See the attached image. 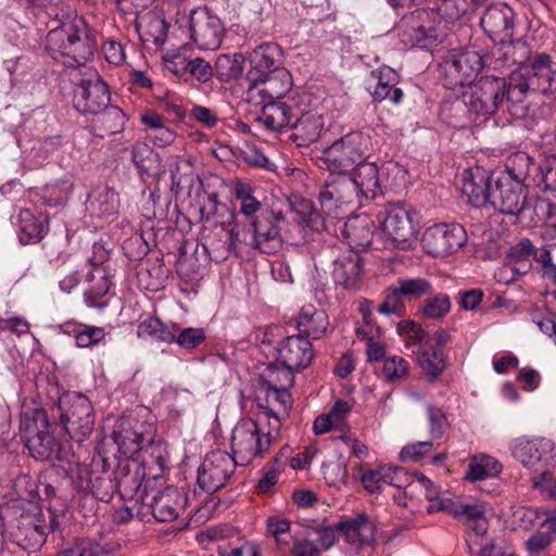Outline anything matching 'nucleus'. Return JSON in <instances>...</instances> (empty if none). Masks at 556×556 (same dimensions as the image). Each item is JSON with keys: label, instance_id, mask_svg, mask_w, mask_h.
<instances>
[{"label": "nucleus", "instance_id": "44", "mask_svg": "<svg viewBox=\"0 0 556 556\" xmlns=\"http://www.w3.org/2000/svg\"><path fill=\"white\" fill-rule=\"evenodd\" d=\"M397 333L404 339L408 349L417 350L428 349L431 345V336L422 328L420 324L412 319H405L397 324Z\"/></svg>", "mask_w": 556, "mask_h": 556}, {"label": "nucleus", "instance_id": "28", "mask_svg": "<svg viewBox=\"0 0 556 556\" xmlns=\"http://www.w3.org/2000/svg\"><path fill=\"white\" fill-rule=\"evenodd\" d=\"M289 129V138L298 147H308L319 139L324 129V117L315 111L302 112L299 116L294 114Z\"/></svg>", "mask_w": 556, "mask_h": 556}, {"label": "nucleus", "instance_id": "20", "mask_svg": "<svg viewBox=\"0 0 556 556\" xmlns=\"http://www.w3.org/2000/svg\"><path fill=\"white\" fill-rule=\"evenodd\" d=\"M426 497L429 501L428 513L444 511L454 517H466L468 520H481L485 514L483 504H463L452 498L451 492L440 489H427Z\"/></svg>", "mask_w": 556, "mask_h": 556}, {"label": "nucleus", "instance_id": "33", "mask_svg": "<svg viewBox=\"0 0 556 556\" xmlns=\"http://www.w3.org/2000/svg\"><path fill=\"white\" fill-rule=\"evenodd\" d=\"M371 77L375 80V87H367L374 99L381 102L389 99L392 103H399L403 98V91L396 88L399 83L397 73L391 67H383L379 71H372Z\"/></svg>", "mask_w": 556, "mask_h": 556}, {"label": "nucleus", "instance_id": "30", "mask_svg": "<svg viewBox=\"0 0 556 556\" xmlns=\"http://www.w3.org/2000/svg\"><path fill=\"white\" fill-rule=\"evenodd\" d=\"M77 33H84V21L81 18L62 22L60 26L49 30L46 48L52 58L64 60L65 52L71 49Z\"/></svg>", "mask_w": 556, "mask_h": 556}, {"label": "nucleus", "instance_id": "47", "mask_svg": "<svg viewBox=\"0 0 556 556\" xmlns=\"http://www.w3.org/2000/svg\"><path fill=\"white\" fill-rule=\"evenodd\" d=\"M399 292L405 301L420 299L424 295L431 294L432 283L425 278H401L397 280Z\"/></svg>", "mask_w": 556, "mask_h": 556}, {"label": "nucleus", "instance_id": "21", "mask_svg": "<svg viewBox=\"0 0 556 556\" xmlns=\"http://www.w3.org/2000/svg\"><path fill=\"white\" fill-rule=\"evenodd\" d=\"M494 173L482 167L464 170L462 192L475 207H483L491 203Z\"/></svg>", "mask_w": 556, "mask_h": 556}, {"label": "nucleus", "instance_id": "2", "mask_svg": "<svg viewBox=\"0 0 556 556\" xmlns=\"http://www.w3.org/2000/svg\"><path fill=\"white\" fill-rule=\"evenodd\" d=\"M556 70L552 68V59L546 53H536L527 66L514 70L510 77V100L519 109L516 113L527 114L526 99L529 92L545 93Z\"/></svg>", "mask_w": 556, "mask_h": 556}, {"label": "nucleus", "instance_id": "64", "mask_svg": "<svg viewBox=\"0 0 556 556\" xmlns=\"http://www.w3.org/2000/svg\"><path fill=\"white\" fill-rule=\"evenodd\" d=\"M432 448V442L420 441L405 445L400 454L399 458L401 462H418L425 455H427Z\"/></svg>", "mask_w": 556, "mask_h": 556}, {"label": "nucleus", "instance_id": "25", "mask_svg": "<svg viewBox=\"0 0 556 556\" xmlns=\"http://www.w3.org/2000/svg\"><path fill=\"white\" fill-rule=\"evenodd\" d=\"M366 484H389L390 486H410L418 482L430 484V480L421 472H408L402 467L380 466L377 469H369L361 477Z\"/></svg>", "mask_w": 556, "mask_h": 556}, {"label": "nucleus", "instance_id": "18", "mask_svg": "<svg viewBox=\"0 0 556 556\" xmlns=\"http://www.w3.org/2000/svg\"><path fill=\"white\" fill-rule=\"evenodd\" d=\"M277 352L278 361L290 377V384L293 381L292 372L306 368L315 355L312 343L300 333L288 336L279 343Z\"/></svg>", "mask_w": 556, "mask_h": 556}, {"label": "nucleus", "instance_id": "31", "mask_svg": "<svg viewBox=\"0 0 556 556\" xmlns=\"http://www.w3.org/2000/svg\"><path fill=\"white\" fill-rule=\"evenodd\" d=\"M427 11H417L402 31V41L415 46L438 40L439 34Z\"/></svg>", "mask_w": 556, "mask_h": 556}, {"label": "nucleus", "instance_id": "46", "mask_svg": "<svg viewBox=\"0 0 556 556\" xmlns=\"http://www.w3.org/2000/svg\"><path fill=\"white\" fill-rule=\"evenodd\" d=\"M292 448L289 445L282 446L274 457L271 464L265 469L263 478L258 481L257 486H274L279 482V475L288 466Z\"/></svg>", "mask_w": 556, "mask_h": 556}, {"label": "nucleus", "instance_id": "6", "mask_svg": "<svg viewBox=\"0 0 556 556\" xmlns=\"http://www.w3.org/2000/svg\"><path fill=\"white\" fill-rule=\"evenodd\" d=\"M513 455L525 467L539 466L538 473L530 476L532 486H542V483L553 480L547 467L556 462V445L546 438H519L513 445Z\"/></svg>", "mask_w": 556, "mask_h": 556}, {"label": "nucleus", "instance_id": "29", "mask_svg": "<svg viewBox=\"0 0 556 556\" xmlns=\"http://www.w3.org/2000/svg\"><path fill=\"white\" fill-rule=\"evenodd\" d=\"M491 60L496 70L509 68L513 65L527 66L531 60V49L526 41L506 39L493 49Z\"/></svg>", "mask_w": 556, "mask_h": 556}, {"label": "nucleus", "instance_id": "14", "mask_svg": "<svg viewBox=\"0 0 556 556\" xmlns=\"http://www.w3.org/2000/svg\"><path fill=\"white\" fill-rule=\"evenodd\" d=\"M148 489H123L117 492L122 503L113 514V522L116 526L129 527L128 534H140L144 531V523L149 521V511H146L144 497H148Z\"/></svg>", "mask_w": 556, "mask_h": 556}, {"label": "nucleus", "instance_id": "1", "mask_svg": "<svg viewBox=\"0 0 556 556\" xmlns=\"http://www.w3.org/2000/svg\"><path fill=\"white\" fill-rule=\"evenodd\" d=\"M531 160L525 153L509 159L505 170L494 173L491 205L503 214L519 215L527 203L525 181L530 176Z\"/></svg>", "mask_w": 556, "mask_h": 556}, {"label": "nucleus", "instance_id": "17", "mask_svg": "<svg viewBox=\"0 0 556 556\" xmlns=\"http://www.w3.org/2000/svg\"><path fill=\"white\" fill-rule=\"evenodd\" d=\"M108 85L97 74L89 79H81L74 89V108L84 114H97L110 103Z\"/></svg>", "mask_w": 556, "mask_h": 556}, {"label": "nucleus", "instance_id": "4", "mask_svg": "<svg viewBox=\"0 0 556 556\" xmlns=\"http://www.w3.org/2000/svg\"><path fill=\"white\" fill-rule=\"evenodd\" d=\"M58 408L64 430L71 439L83 442L94 428V410L90 400L79 392H65L59 397Z\"/></svg>", "mask_w": 556, "mask_h": 556}, {"label": "nucleus", "instance_id": "49", "mask_svg": "<svg viewBox=\"0 0 556 556\" xmlns=\"http://www.w3.org/2000/svg\"><path fill=\"white\" fill-rule=\"evenodd\" d=\"M542 526L547 527L548 531L536 532L527 541V547L531 553H540L552 543L554 534H556V517L554 513H546Z\"/></svg>", "mask_w": 556, "mask_h": 556}, {"label": "nucleus", "instance_id": "60", "mask_svg": "<svg viewBox=\"0 0 556 556\" xmlns=\"http://www.w3.org/2000/svg\"><path fill=\"white\" fill-rule=\"evenodd\" d=\"M100 546L90 539H77L72 546L63 549L56 556H99Z\"/></svg>", "mask_w": 556, "mask_h": 556}, {"label": "nucleus", "instance_id": "15", "mask_svg": "<svg viewBox=\"0 0 556 556\" xmlns=\"http://www.w3.org/2000/svg\"><path fill=\"white\" fill-rule=\"evenodd\" d=\"M467 240L465 228L457 223L432 225L422 236L426 252L434 257H445L458 251Z\"/></svg>", "mask_w": 556, "mask_h": 556}, {"label": "nucleus", "instance_id": "54", "mask_svg": "<svg viewBox=\"0 0 556 556\" xmlns=\"http://www.w3.org/2000/svg\"><path fill=\"white\" fill-rule=\"evenodd\" d=\"M105 334L104 328L88 325H79L73 330V336L78 348L96 345L105 338Z\"/></svg>", "mask_w": 556, "mask_h": 556}, {"label": "nucleus", "instance_id": "45", "mask_svg": "<svg viewBox=\"0 0 556 556\" xmlns=\"http://www.w3.org/2000/svg\"><path fill=\"white\" fill-rule=\"evenodd\" d=\"M413 353L417 355L419 366L424 372L431 379L438 378L445 369L446 362L443 351L440 349H428L413 350Z\"/></svg>", "mask_w": 556, "mask_h": 556}, {"label": "nucleus", "instance_id": "11", "mask_svg": "<svg viewBox=\"0 0 556 556\" xmlns=\"http://www.w3.org/2000/svg\"><path fill=\"white\" fill-rule=\"evenodd\" d=\"M486 60L476 49L451 53L442 64L444 83L448 89L471 85Z\"/></svg>", "mask_w": 556, "mask_h": 556}, {"label": "nucleus", "instance_id": "53", "mask_svg": "<svg viewBox=\"0 0 556 556\" xmlns=\"http://www.w3.org/2000/svg\"><path fill=\"white\" fill-rule=\"evenodd\" d=\"M131 159L140 173H149L157 162V154L147 143L136 142L131 149Z\"/></svg>", "mask_w": 556, "mask_h": 556}, {"label": "nucleus", "instance_id": "58", "mask_svg": "<svg viewBox=\"0 0 556 556\" xmlns=\"http://www.w3.org/2000/svg\"><path fill=\"white\" fill-rule=\"evenodd\" d=\"M480 89L477 83L469 85V89L463 93L471 114L476 121L479 117L488 118L491 115L489 110L484 108V98L480 94Z\"/></svg>", "mask_w": 556, "mask_h": 556}, {"label": "nucleus", "instance_id": "38", "mask_svg": "<svg viewBox=\"0 0 556 556\" xmlns=\"http://www.w3.org/2000/svg\"><path fill=\"white\" fill-rule=\"evenodd\" d=\"M281 60V49L278 45L266 42L256 47L250 54L251 70L257 74H267L279 66Z\"/></svg>", "mask_w": 556, "mask_h": 556}, {"label": "nucleus", "instance_id": "32", "mask_svg": "<svg viewBox=\"0 0 556 556\" xmlns=\"http://www.w3.org/2000/svg\"><path fill=\"white\" fill-rule=\"evenodd\" d=\"M349 175L353 186H355L356 195L366 199H375L382 193L379 180V170L375 162L367 160L351 168Z\"/></svg>", "mask_w": 556, "mask_h": 556}, {"label": "nucleus", "instance_id": "37", "mask_svg": "<svg viewBox=\"0 0 556 556\" xmlns=\"http://www.w3.org/2000/svg\"><path fill=\"white\" fill-rule=\"evenodd\" d=\"M18 220V238L23 244L38 243L48 232V218L37 217L29 210H21Z\"/></svg>", "mask_w": 556, "mask_h": 556}, {"label": "nucleus", "instance_id": "19", "mask_svg": "<svg viewBox=\"0 0 556 556\" xmlns=\"http://www.w3.org/2000/svg\"><path fill=\"white\" fill-rule=\"evenodd\" d=\"M480 94L484 98V108L493 115L501 106L506 105L510 115L521 118L526 114L516 113L519 110L510 100V77L483 76L477 81Z\"/></svg>", "mask_w": 556, "mask_h": 556}, {"label": "nucleus", "instance_id": "16", "mask_svg": "<svg viewBox=\"0 0 556 556\" xmlns=\"http://www.w3.org/2000/svg\"><path fill=\"white\" fill-rule=\"evenodd\" d=\"M191 39L202 50L217 49L223 39L224 26L220 18L206 7L193 9L189 16Z\"/></svg>", "mask_w": 556, "mask_h": 556}, {"label": "nucleus", "instance_id": "55", "mask_svg": "<svg viewBox=\"0 0 556 556\" xmlns=\"http://www.w3.org/2000/svg\"><path fill=\"white\" fill-rule=\"evenodd\" d=\"M264 406L278 405L277 412L282 413V416H288L292 407L291 394L287 387L277 388L269 386L266 392Z\"/></svg>", "mask_w": 556, "mask_h": 556}, {"label": "nucleus", "instance_id": "42", "mask_svg": "<svg viewBox=\"0 0 556 556\" xmlns=\"http://www.w3.org/2000/svg\"><path fill=\"white\" fill-rule=\"evenodd\" d=\"M93 126L100 131V136H110L121 132L126 124V114L117 106H109L94 114Z\"/></svg>", "mask_w": 556, "mask_h": 556}, {"label": "nucleus", "instance_id": "9", "mask_svg": "<svg viewBox=\"0 0 556 556\" xmlns=\"http://www.w3.org/2000/svg\"><path fill=\"white\" fill-rule=\"evenodd\" d=\"M269 439H264L262 430L253 419H241L233 428L230 456L235 463L244 466L269 450Z\"/></svg>", "mask_w": 556, "mask_h": 556}, {"label": "nucleus", "instance_id": "34", "mask_svg": "<svg viewBox=\"0 0 556 556\" xmlns=\"http://www.w3.org/2000/svg\"><path fill=\"white\" fill-rule=\"evenodd\" d=\"M328 326L329 320L326 312L311 304L304 305L296 318L299 333L306 339H320L326 333Z\"/></svg>", "mask_w": 556, "mask_h": 556}, {"label": "nucleus", "instance_id": "3", "mask_svg": "<svg viewBox=\"0 0 556 556\" xmlns=\"http://www.w3.org/2000/svg\"><path fill=\"white\" fill-rule=\"evenodd\" d=\"M371 152L370 137L362 131H351L324 151L323 162L330 172L343 174L368 160Z\"/></svg>", "mask_w": 556, "mask_h": 556}, {"label": "nucleus", "instance_id": "36", "mask_svg": "<svg viewBox=\"0 0 556 556\" xmlns=\"http://www.w3.org/2000/svg\"><path fill=\"white\" fill-rule=\"evenodd\" d=\"M293 118L294 113L286 103L268 101L263 105L257 122L262 123L268 130L281 131L283 128L290 127Z\"/></svg>", "mask_w": 556, "mask_h": 556}, {"label": "nucleus", "instance_id": "27", "mask_svg": "<svg viewBox=\"0 0 556 556\" xmlns=\"http://www.w3.org/2000/svg\"><path fill=\"white\" fill-rule=\"evenodd\" d=\"M337 530L343 540L355 548L371 545L375 542V527L365 514L340 520L337 523Z\"/></svg>", "mask_w": 556, "mask_h": 556}, {"label": "nucleus", "instance_id": "48", "mask_svg": "<svg viewBox=\"0 0 556 556\" xmlns=\"http://www.w3.org/2000/svg\"><path fill=\"white\" fill-rule=\"evenodd\" d=\"M451 309V299L445 293H438L424 300L419 313L429 319H440Z\"/></svg>", "mask_w": 556, "mask_h": 556}, {"label": "nucleus", "instance_id": "51", "mask_svg": "<svg viewBox=\"0 0 556 556\" xmlns=\"http://www.w3.org/2000/svg\"><path fill=\"white\" fill-rule=\"evenodd\" d=\"M481 0H442L440 11L446 18L456 21L460 17L473 13Z\"/></svg>", "mask_w": 556, "mask_h": 556}, {"label": "nucleus", "instance_id": "7", "mask_svg": "<svg viewBox=\"0 0 556 556\" xmlns=\"http://www.w3.org/2000/svg\"><path fill=\"white\" fill-rule=\"evenodd\" d=\"M150 420L123 417L113 430L112 438L118 452L127 458L134 457L140 451H150L152 444H156V425L150 416Z\"/></svg>", "mask_w": 556, "mask_h": 556}, {"label": "nucleus", "instance_id": "52", "mask_svg": "<svg viewBox=\"0 0 556 556\" xmlns=\"http://www.w3.org/2000/svg\"><path fill=\"white\" fill-rule=\"evenodd\" d=\"M118 203V193L113 188L105 187L94 192L90 204L94 210H98L99 214L111 215L116 212Z\"/></svg>", "mask_w": 556, "mask_h": 556}, {"label": "nucleus", "instance_id": "22", "mask_svg": "<svg viewBox=\"0 0 556 556\" xmlns=\"http://www.w3.org/2000/svg\"><path fill=\"white\" fill-rule=\"evenodd\" d=\"M238 465L227 453L214 452L198 472V486H225Z\"/></svg>", "mask_w": 556, "mask_h": 556}, {"label": "nucleus", "instance_id": "12", "mask_svg": "<svg viewBox=\"0 0 556 556\" xmlns=\"http://www.w3.org/2000/svg\"><path fill=\"white\" fill-rule=\"evenodd\" d=\"M110 258V250L102 242H96L92 245V255L88 263L92 269L86 275V281L92 283L85 291V303L89 307H101L99 303L106 295L112 287V269L106 265Z\"/></svg>", "mask_w": 556, "mask_h": 556}, {"label": "nucleus", "instance_id": "56", "mask_svg": "<svg viewBox=\"0 0 556 556\" xmlns=\"http://www.w3.org/2000/svg\"><path fill=\"white\" fill-rule=\"evenodd\" d=\"M404 298L399 292V287L391 286L384 291V300L378 306V312L386 315L401 316L405 309Z\"/></svg>", "mask_w": 556, "mask_h": 556}, {"label": "nucleus", "instance_id": "23", "mask_svg": "<svg viewBox=\"0 0 556 556\" xmlns=\"http://www.w3.org/2000/svg\"><path fill=\"white\" fill-rule=\"evenodd\" d=\"M148 496L151 495L152 500L146 504V511H149V517L160 522H169L176 519L179 509L186 504V496L181 495L179 489H150Z\"/></svg>", "mask_w": 556, "mask_h": 556}, {"label": "nucleus", "instance_id": "26", "mask_svg": "<svg viewBox=\"0 0 556 556\" xmlns=\"http://www.w3.org/2000/svg\"><path fill=\"white\" fill-rule=\"evenodd\" d=\"M514 10L508 4L500 2L486 8L480 24L490 37L503 41L514 35Z\"/></svg>", "mask_w": 556, "mask_h": 556}, {"label": "nucleus", "instance_id": "59", "mask_svg": "<svg viewBox=\"0 0 556 556\" xmlns=\"http://www.w3.org/2000/svg\"><path fill=\"white\" fill-rule=\"evenodd\" d=\"M314 534L316 536L317 546L320 551H327L334 545L338 540V530L336 526H329L325 522L317 525L316 527L311 528L309 535Z\"/></svg>", "mask_w": 556, "mask_h": 556}, {"label": "nucleus", "instance_id": "62", "mask_svg": "<svg viewBox=\"0 0 556 556\" xmlns=\"http://www.w3.org/2000/svg\"><path fill=\"white\" fill-rule=\"evenodd\" d=\"M205 338V332L202 328H179L175 342L182 349L192 350L202 344Z\"/></svg>", "mask_w": 556, "mask_h": 556}, {"label": "nucleus", "instance_id": "43", "mask_svg": "<svg viewBox=\"0 0 556 556\" xmlns=\"http://www.w3.org/2000/svg\"><path fill=\"white\" fill-rule=\"evenodd\" d=\"M290 206L299 216L300 223L315 231L326 229L325 217L314 207L312 201L301 197H293L290 199Z\"/></svg>", "mask_w": 556, "mask_h": 556}, {"label": "nucleus", "instance_id": "63", "mask_svg": "<svg viewBox=\"0 0 556 556\" xmlns=\"http://www.w3.org/2000/svg\"><path fill=\"white\" fill-rule=\"evenodd\" d=\"M326 185L329 186L334 198H337L341 204L350 201L352 195L356 194L355 186H353V181H351L349 175L333 178L331 181H327Z\"/></svg>", "mask_w": 556, "mask_h": 556}, {"label": "nucleus", "instance_id": "57", "mask_svg": "<svg viewBox=\"0 0 556 556\" xmlns=\"http://www.w3.org/2000/svg\"><path fill=\"white\" fill-rule=\"evenodd\" d=\"M409 365L406 359L392 356L384 359L382 375L387 381H400L407 377Z\"/></svg>", "mask_w": 556, "mask_h": 556}, {"label": "nucleus", "instance_id": "39", "mask_svg": "<svg viewBox=\"0 0 556 556\" xmlns=\"http://www.w3.org/2000/svg\"><path fill=\"white\" fill-rule=\"evenodd\" d=\"M502 464L486 454L473 455L469 458L465 479L471 483L493 478L502 471Z\"/></svg>", "mask_w": 556, "mask_h": 556}, {"label": "nucleus", "instance_id": "13", "mask_svg": "<svg viewBox=\"0 0 556 556\" xmlns=\"http://www.w3.org/2000/svg\"><path fill=\"white\" fill-rule=\"evenodd\" d=\"M318 258L323 266L331 263V275L337 285L345 289L356 288L363 273V258L357 252L352 250L341 252L338 247L329 245Z\"/></svg>", "mask_w": 556, "mask_h": 556}, {"label": "nucleus", "instance_id": "8", "mask_svg": "<svg viewBox=\"0 0 556 556\" xmlns=\"http://www.w3.org/2000/svg\"><path fill=\"white\" fill-rule=\"evenodd\" d=\"M286 217L281 211L265 210L252 217L245 245L264 254H275L283 245L281 225Z\"/></svg>", "mask_w": 556, "mask_h": 556}, {"label": "nucleus", "instance_id": "35", "mask_svg": "<svg viewBox=\"0 0 556 556\" xmlns=\"http://www.w3.org/2000/svg\"><path fill=\"white\" fill-rule=\"evenodd\" d=\"M148 457L143 459V486H150L152 482H159L164 478V472L167 463L166 444L162 439H159L156 444L150 446L147 452Z\"/></svg>", "mask_w": 556, "mask_h": 556}, {"label": "nucleus", "instance_id": "41", "mask_svg": "<svg viewBox=\"0 0 556 556\" xmlns=\"http://www.w3.org/2000/svg\"><path fill=\"white\" fill-rule=\"evenodd\" d=\"M440 117L450 127L456 129L466 128L476 121L463 97L462 99L444 103L440 110Z\"/></svg>", "mask_w": 556, "mask_h": 556}, {"label": "nucleus", "instance_id": "61", "mask_svg": "<svg viewBox=\"0 0 556 556\" xmlns=\"http://www.w3.org/2000/svg\"><path fill=\"white\" fill-rule=\"evenodd\" d=\"M180 64L185 72L192 75L200 83H206L213 76L211 64L201 58H195L188 62L181 60Z\"/></svg>", "mask_w": 556, "mask_h": 556}, {"label": "nucleus", "instance_id": "5", "mask_svg": "<svg viewBox=\"0 0 556 556\" xmlns=\"http://www.w3.org/2000/svg\"><path fill=\"white\" fill-rule=\"evenodd\" d=\"M21 435L34 458L39 460L60 458V445L51 433L46 409L36 408L31 416L25 414L22 417Z\"/></svg>", "mask_w": 556, "mask_h": 556}, {"label": "nucleus", "instance_id": "50", "mask_svg": "<svg viewBox=\"0 0 556 556\" xmlns=\"http://www.w3.org/2000/svg\"><path fill=\"white\" fill-rule=\"evenodd\" d=\"M258 407L262 409V412L257 415L256 422L258 424L267 421L268 430L266 433L262 432V435L264 437V439H269V446H271V444L276 442V440L279 437L281 428V418L283 416L282 413L277 412L275 407L264 406L262 402L258 403Z\"/></svg>", "mask_w": 556, "mask_h": 556}, {"label": "nucleus", "instance_id": "24", "mask_svg": "<svg viewBox=\"0 0 556 556\" xmlns=\"http://www.w3.org/2000/svg\"><path fill=\"white\" fill-rule=\"evenodd\" d=\"M248 79L251 83V88H256L263 98H268L269 101H277L285 97L292 86V77L290 72L285 68H277L267 74H257L256 72H249Z\"/></svg>", "mask_w": 556, "mask_h": 556}, {"label": "nucleus", "instance_id": "10", "mask_svg": "<svg viewBox=\"0 0 556 556\" xmlns=\"http://www.w3.org/2000/svg\"><path fill=\"white\" fill-rule=\"evenodd\" d=\"M414 213L400 203L389 204L381 219V229L387 242L394 248L406 250L418 232Z\"/></svg>", "mask_w": 556, "mask_h": 556}, {"label": "nucleus", "instance_id": "40", "mask_svg": "<svg viewBox=\"0 0 556 556\" xmlns=\"http://www.w3.org/2000/svg\"><path fill=\"white\" fill-rule=\"evenodd\" d=\"M96 50L94 40L88 34L84 22V33H77L68 52H65L63 63L66 66H83L90 60Z\"/></svg>", "mask_w": 556, "mask_h": 556}]
</instances>
